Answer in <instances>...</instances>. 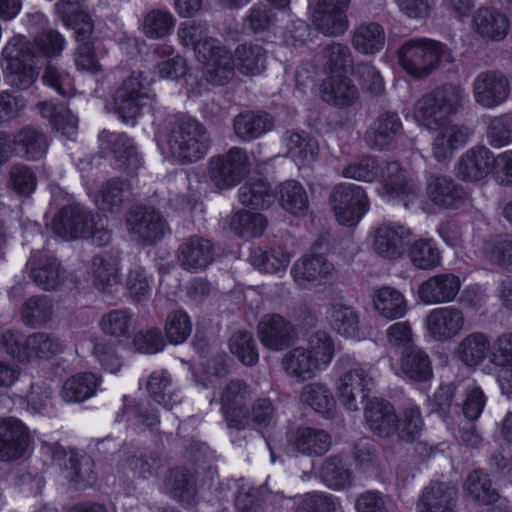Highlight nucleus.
Masks as SVG:
<instances>
[{
    "instance_id": "1",
    "label": "nucleus",
    "mask_w": 512,
    "mask_h": 512,
    "mask_svg": "<svg viewBox=\"0 0 512 512\" xmlns=\"http://www.w3.org/2000/svg\"><path fill=\"white\" fill-rule=\"evenodd\" d=\"M177 37L181 45L193 48L207 82L224 85L233 76L235 64L230 50L218 39L208 37L203 24L194 21L182 23Z\"/></svg>"
},
{
    "instance_id": "2",
    "label": "nucleus",
    "mask_w": 512,
    "mask_h": 512,
    "mask_svg": "<svg viewBox=\"0 0 512 512\" xmlns=\"http://www.w3.org/2000/svg\"><path fill=\"white\" fill-rule=\"evenodd\" d=\"M344 178L372 182L380 176V166L371 157H363L347 164L341 171ZM382 185L379 195L387 202H402L405 207L414 203L419 196V187L414 179L402 170L399 163L387 164L381 174Z\"/></svg>"
},
{
    "instance_id": "3",
    "label": "nucleus",
    "mask_w": 512,
    "mask_h": 512,
    "mask_svg": "<svg viewBox=\"0 0 512 512\" xmlns=\"http://www.w3.org/2000/svg\"><path fill=\"white\" fill-rule=\"evenodd\" d=\"M334 356V344L326 332L312 334L305 345L286 352L282 366L287 375L300 381L315 377L325 370Z\"/></svg>"
},
{
    "instance_id": "4",
    "label": "nucleus",
    "mask_w": 512,
    "mask_h": 512,
    "mask_svg": "<svg viewBox=\"0 0 512 512\" xmlns=\"http://www.w3.org/2000/svg\"><path fill=\"white\" fill-rule=\"evenodd\" d=\"M338 400L347 410L356 411L375 386L376 371L369 363L341 356L333 368Z\"/></svg>"
},
{
    "instance_id": "5",
    "label": "nucleus",
    "mask_w": 512,
    "mask_h": 512,
    "mask_svg": "<svg viewBox=\"0 0 512 512\" xmlns=\"http://www.w3.org/2000/svg\"><path fill=\"white\" fill-rule=\"evenodd\" d=\"M466 99L465 90L460 86L438 87L419 98L411 110V116L420 125L436 130L455 112Z\"/></svg>"
},
{
    "instance_id": "6",
    "label": "nucleus",
    "mask_w": 512,
    "mask_h": 512,
    "mask_svg": "<svg viewBox=\"0 0 512 512\" xmlns=\"http://www.w3.org/2000/svg\"><path fill=\"white\" fill-rule=\"evenodd\" d=\"M168 157L180 163L201 159L208 149L204 127L191 117H176L166 140Z\"/></svg>"
},
{
    "instance_id": "7",
    "label": "nucleus",
    "mask_w": 512,
    "mask_h": 512,
    "mask_svg": "<svg viewBox=\"0 0 512 512\" xmlns=\"http://www.w3.org/2000/svg\"><path fill=\"white\" fill-rule=\"evenodd\" d=\"M152 82L153 79L144 72L134 71L116 89L111 106L123 122H133L144 107L153 104L155 95L151 90Z\"/></svg>"
},
{
    "instance_id": "8",
    "label": "nucleus",
    "mask_w": 512,
    "mask_h": 512,
    "mask_svg": "<svg viewBox=\"0 0 512 512\" xmlns=\"http://www.w3.org/2000/svg\"><path fill=\"white\" fill-rule=\"evenodd\" d=\"M2 66L7 83L19 90L28 89L38 78L35 66V52L30 43L21 35L13 37L2 52Z\"/></svg>"
},
{
    "instance_id": "9",
    "label": "nucleus",
    "mask_w": 512,
    "mask_h": 512,
    "mask_svg": "<svg viewBox=\"0 0 512 512\" xmlns=\"http://www.w3.org/2000/svg\"><path fill=\"white\" fill-rule=\"evenodd\" d=\"M0 349L20 362H28L33 359L52 358L60 354L64 346L45 333H35L24 339L19 333L6 331L0 336Z\"/></svg>"
},
{
    "instance_id": "10",
    "label": "nucleus",
    "mask_w": 512,
    "mask_h": 512,
    "mask_svg": "<svg viewBox=\"0 0 512 512\" xmlns=\"http://www.w3.org/2000/svg\"><path fill=\"white\" fill-rule=\"evenodd\" d=\"M446 56L444 46L429 39H416L405 43L399 50L401 67L411 76L429 75Z\"/></svg>"
},
{
    "instance_id": "11",
    "label": "nucleus",
    "mask_w": 512,
    "mask_h": 512,
    "mask_svg": "<svg viewBox=\"0 0 512 512\" xmlns=\"http://www.w3.org/2000/svg\"><path fill=\"white\" fill-rule=\"evenodd\" d=\"M51 230L65 240L78 237H91L95 245L103 246L110 242L111 234L101 224L88 221V215L74 207L63 208L52 220Z\"/></svg>"
},
{
    "instance_id": "12",
    "label": "nucleus",
    "mask_w": 512,
    "mask_h": 512,
    "mask_svg": "<svg viewBox=\"0 0 512 512\" xmlns=\"http://www.w3.org/2000/svg\"><path fill=\"white\" fill-rule=\"evenodd\" d=\"M331 204L337 222L342 226H356L369 210V201L363 187L352 183L336 185Z\"/></svg>"
},
{
    "instance_id": "13",
    "label": "nucleus",
    "mask_w": 512,
    "mask_h": 512,
    "mask_svg": "<svg viewBox=\"0 0 512 512\" xmlns=\"http://www.w3.org/2000/svg\"><path fill=\"white\" fill-rule=\"evenodd\" d=\"M465 324L461 309L455 306L434 308L424 319L425 336L429 341L445 343L460 335Z\"/></svg>"
},
{
    "instance_id": "14",
    "label": "nucleus",
    "mask_w": 512,
    "mask_h": 512,
    "mask_svg": "<svg viewBox=\"0 0 512 512\" xmlns=\"http://www.w3.org/2000/svg\"><path fill=\"white\" fill-rule=\"evenodd\" d=\"M350 0H318L312 12V23L326 36L343 35L348 27L347 9Z\"/></svg>"
},
{
    "instance_id": "15",
    "label": "nucleus",
    "mask_w": 512,
    "mask_h": 512,
    "mask_svg": "<svg viewBox=\"0 0 512 512\" xmlns=\"http://www.w3.org/2000/svg\"><path fill=\"white\" fill-rule=\"evenodd\" d=\"M246 164L247 155L245 151L241 148H231L227 154L210 160V180L219 189L233 187L243 176Z\"/></svg>"
},
{
    "instance_id": "16",
    "label": "nucleus",
    "mask_w": 512,
    "mask_h": 512,
    "mask_svg": "<svg viewBox=\"0 0 512 512\" xmlns=\"http://www.w3.org/2000/svg\"><path fill=\"white\" fill-rule=\"evenodd\" d=\"M472 88L475 102L487 109L501 105L510 94L508 79L497 71L479 73L473 80Z\"/></svg>"
},
{
    "instance_id": "17",
    "label": "nucleus",
    "mask_w": 512,
    "mask_h": 512,
    "mask_svg": "<svg viewBox=\"0 0 512 512\" xmlns=\"http://www.w3.org/2000/svg\"><path fill=\"white\" fill-rule=\"evenodd\" d=\"M287 444L303 455L320 456L331 447V437L323 429L309 425L291 427L287 432Z\"/></svg>"
},
{
    "instance_id": "18",
    "label": "nucleus",
    "mask_w": 512,
    "mask_h": 512,
    "mask_svg": "<svg viewBox=\"0 0 512 512\" xmlns=\"http://www.w3.org/2000/svg\"><path fill=\"white\" fill-rule=\"evenodd\" d=\"M258 338L270 350L279 351L296 337L294 325L280 314L264 315L257 327Z\"/></svg>"
},
{
    "instance_id": "19",
    "label": "nucleus",
    "mask_w": 512,
    "mask_h": 512,
    "mask_svg": "<svg viewBox=\"0 0 512 512\" xmlns=\"http://www.w3.org/2000/svg\"><path fill=\"white\" fill-rule=\"evenodd\" d=\"M461 288L460 278L452 273H441L423 281L417 296L426 305L452 302Z\"/></svg>"
},
{
    "instance_id": "20",
    "label": "nucleus",
    "mask_w": 512,
    "mask_h": 512,
    "mask_svg": "<svg viewBox=\"0 0 512 512\" xmlns=\"http://www.w3.org/2000/svg\"><path fill=\"white\" fill-rule=\"evenodd\" d=\"M334 271L333 264L322 255H304L291 268L294 281L302 287L325 283Z\"/></svg>"
},
{
    "instance_id": "21",
    "label": "nucleus",
    "mask_w": 512,
    "mask_h": 512,
    "mask_svg": "<svg viewBox=\"0 0 512 512\" xmlns=\"http://www.w3.org/2000/svg\"><path fill=\"white\" fill-rule=\"evenodd\" d=\"M127 224L130 234L146 243L161 239L167 229L166 223L158 212L144 207L132 211Z\"/></svg>"
},
{
    "instance_id": "22",
    "label": "nucleus",
    "mask_w": 512,
    "mask_h": 512,
    "mask_svg": "<svg viewBox=\"0 0 512 512\" xmlns=\"http://www.w3.org/2000/svg\"><path fill=\"white\" fill-rule=\"evenodd\" d=\"M26 427L15 418L0 419V460L11 461L21 457L28 447Z\"/></svg>"
},
{
    "instance_id": "23",
    "label": "nucleus",
    "mask_w": 512,
    "mask_h": 512,
    "mask_svg": "<svg viewBox=\"0 0 512 512\" xmlns=\"http://www.w3.org/2000/svg\"><path fill=\"white\" fill-rule=\"evenodd\" d=\"M412 236V231L398 223H384L374 234V251L388 259H396L404 252V242Z\"/></svg>"
},
{
    "instance_id": "24",
    "label": "nucleus",
    "mask_w": 512,
    "mask_h": 512,
    "mask_svg": "<svg viewBox=\"0 0 512 512\" xmlns=\"http://www.w3.org/2000/svg\"><path fill=\"white\" fill-rule=\"evenodd\" d=\"M432 143V152L438 162L450 160L454 152L463 147L472 136V131L462 125L446 122L438 127Z\"/></svg>"
},
{
    "instance_id": "25",
    "label": "nucleus",
    "mask_w": 512,
    "mask_h": 512,
    "mask_svg": "<svg viewBox=\"0 0 512 512\" xmlns=\"http://www.w3.org/2000/svg\"><path fill=\"white\" fill-rule=\"evenodd\" d=\"M457 489L445 482H431L426 486L416 505L417 512H458Z\"/></svg>"
},
{
    "instance_id": "26",
    "label": "nucleus",
    "mask_w": 512,
    "mask_h": 512,
    "mask_svg": "<svg viewBox=\"0 0 512 512\" xmlns=\"http://www.w3.org/2000/svg\"><path fill=\"white\" fill-rule=\"evenodd\" d=\"M494 166V154L485 146H476L461 156L457 172L463 180L479 181L484 179Z\"/></svg>"
},
{
    "instance_id": "27",
    "label": "nucleus",
    "mask_w": 512,
    "mask_h": 512,
    "mask_svg": "<svg viewBox=\"0 0 512 512\" xmlns=\"http://www.w3.org/2000/svg\"><path fill=\"white\" fill-rule=\"evenodd\" d=\"M368 428L381 437H392L395 432L396 414L394 407L387 401L371 399L364 410Z\"/></svg>"
},
{
    "instance_id": "28",
    "label": "nucleus",
    "mask_w": 512,
    "mask_h": 512,
    "mask_svg": "<svg viewBox=\"0 0 512 512\" xmlns=\"http://www.w3.org/2000/svg\"><path fill=\"white\" fill-rule=\"evenodd\" d=\"M178 260L186 270H202L213 261L212 245L206 239L191 237L179 246Z\"/></svg>"
},
{
    "instance_id": "29",
    "label": "nucleus",
    "mask_w": 512,
    "mask_h": 512,
    "mask_svg": "<svg viewBox=\"0 0 512 512\" xmlns=\"http://www.w3.org/2000/svg\"><path fill=\"white\" fill-rule=\"evenodd\" d=\"M87 273L99 291L111 293L119 286V261L115 256H95Z\"/></svg>"
},
{
    "instance_id": "30",
    "label": "nucleus",
    "mask_w": 512,
    "mask_h": 512,
    "mask_svg": "<svg viewBox=\"0 0 512 512\" xmlns=\"http://www.w3.org/2000/svg\"><path fill=\"white\" fill-rule=\"evenodd\" d=\"M490 339L483 332H472L457 344L455 357L467 367H477L489 356Z\"/></svg>"
},
{
    "instance_id": "31",
    "label": "nucleus",
    "mask_w": 512,
    "mask_h": 512,
    "mask_svg": "<svg viewBox=\"0 0 512 512\" xmlns=\"http://www.w3.org/2000/svg\"><path fill=\"white\" fill-rule=\"evenodd\" d=\"M372 305L374 310L387 320L400 319L408 311L404 294L390 286L380 287L373 292Z\"/></svg>"
},
{
    "instance_id": "32",
    "label": "nucleus",
    "mask_w": 512,
    "mask_h": 512,
    "mask_svg": "<svg viewBox=\"0 0 512 512\" xmlns=\"http://www.w3.org/2000/svg\"><path fill=\"white\" fill-rule=\"evenodd\" d=\"M324 101L340 107H348L359 99V91L352 81L341 75L327 77L321 85Z\"/></svg>"
},
{
    "instance_id": "33",
    "label": "nucleus",
    "mask_w": 512,
    "mask_h": 512,
    "mask_svg": "<svg viewBox=\"0 0 512 512\" xmlns=\"http://www.w3.org/2000/svg\"><path fill=\"white\" fill-rule=\"evenodd\" d=\"M154 72L161 79L176 81L188 73V64L184 57L174 54V47L168 44L158 45L154 50Z\"/></svg>"
},
{
    "instance_id": "34",
    "label": "nucleus",
    "mask_w": 512,
    "mask_h": 512,
    "mask_svg": "<svg viewBox=\"0 0 512 512\" xmlns=\"http://www.w3.org/2000/svg\"><path fill=\"white\" fill-rule=\"evenodd\" d=\"M240 203L253 210H265L270 208L276 195L270 184L261 178L249 179L238 190Z\"/></svg>"
},
{
    "instance_id": "35",
    "label": "nucleus",
    "mask_w": 512,
    "mask_h": 512,
    "mask_svg": "<svg viewBox=\"0 0 512 512\" xmlns=\"http://www.w3.org/2000/svg\"><path fill=\"white\" fill-rule=\"evenodd\" d=\"M15 152L28 160L42 158L48 149L46 135L37 127L25 126L13 138Z\"/></svg>"
},
{
    "instance_id": "36",
    "label": "nucleus",
    "mask_w": 512,
    "mask_h": 512,
    "mask_svg": "<svg viewBox=\"0 0 512 512\" xmlns=\"http://www.w3.org/2000/svg\"><path fill=\"white\" fill-rule=\"evenodd\" d=\"M473 28L483 38L500 41L508 33L509 22L497 10L480 8L473 16Z\"/></svg>"
},
{
    "instance_id": "37",
    "label": "nucleus",
    "mask_w": 512,
    "mask_h": 512,
    "mask_svg": "<svg viewBox=\"0 0 512 512\" xmlns=\"http://www.w3.org/2000/svg\"><path fill=\"white\" fill-rule=\"evenodd\" d=\"M283 141L291 159L299 166L314 162L319 154L317 140L305 132L287 131Z\"/></svg>"
},
{
    "instance_id": "38",
    "label": "nucleus",
    "mask_w": 512,
    "mask_h": 512,
    "mask_svg": "<svg viewBox=\"0 0 512 512\" xmlns=\"http://www.w3.org/2000/svg\"><path fill=\"white\" fill-rule=\"evenodd\" d=\"M63 476L75 489H85L94 484V462L86 455L70 453L63 469Z\"/></svg>"
},
{
    "instance_id": "39",
    "label": "nucleus",
    "mask_w": 512,
    "mask_h": 512,
    "mask_svg": "<svg viewBox=\"0 0 512 512\" xmlns=\"http://www.w3.org/2000/svg\"><path fill=\"white\" fill-rule=\"evenodd\" d=\"M100 382L94 373H77L64 382L61 397L67 403L83 402L95 395Z\"/></svg>"
},
{
    "instance_id": "40",
    "label": "nucleus",
    "mask_w": 512,
    "mask_h": 512,
    "mask_svg": "<svg viewBox=\"0 0 512 512\" xmlns=\"http://www.w3.org/2000/svg\"><path fill=\"white\" fill-rule=\"evenodd\" d=\"M77 1L59 0L55 8L65 24L75 31L77 41L83 43L92 33L93 23L89 14L79 10Z\"/></svg>"
},
{
    "instance_id": "41",
    "label": "nucleus",
    "mask_w": 512,
    "mask_h": 512,
    "mask_svg": "<svg viewBox=\"0 0 512 512\" xmlns=\"http://www.w3.org/2000/svg\"><path fill=\"white\" fill-rule=\"evenodd\" d=\"M402 123L397 113L381 114L368 130V138L376 147L387 148L401 133Z\"/></svg>"
},
{
    "instance_id": "42",
    "label": "nucleus",
    "mask_w": 512,
    "mask_h": 512,
    "mask_svg": "<svg viewBox=\"0 0 512 512\" xmlns=\"http://www.w3.org/2000/svg\"><path fill=\"white\" fill-rule=\"evenodd\" d=\"M329 324L333 330L345 338H360V320L357 312L350 306L335 303L328 311Z\"/></svg>"
},
{
    "instance_id": "43",
    "label": "nucleus",
    "mask_w": 512,
    "mask_h": 512,
    "mask_svg": "<svg viewBox=\"0 0 512 512\" xmlns=\"http://www.w3.org/2000/svg\"><path fill=\"white\" fill-rule=\"evenodd\" d=\"M99 141L101 149L113 154L116 159L131 165L139 162L136 146L126 134L104 130L99 135Z\"/></svg>"
},
{
    "instance_id": "44",
    "label": "nucleus",
    "mask_w": 512,
    "mask_h": 512,
    "mask_svg": "<svg viewBox=\"0 0 512 512\" xmlns=\"http://www.w3.org/2000/svg\"><path fill=\"white\" fill-rule=\"evenodd\" d=\"M38 109L41 116L49 119L53 128L67 138L73 139L77 133L78 119L66 106L49 101L40 103Z\"/></svg>"
},
{
    "instance_id": "45",
    "label": "nucleus",
    "mask_w": 512,
    "mask_h": 512,
    "mask_svg": "<svg viewBox=\"0 0 512 512\" xmlns=\"http://www.w3.org/2000/svg\"><path fill=\"white\" fill-rule=\"evenodd\" d=\"M401 375L404 378L424 382L432 377V367L428 354L420 348L413 347L402 355Z\"/></svg>"
},
{
    "instance_id": "46",
    "label": "nucleus",
    "mask_w": 512,
    "mask_h": 512,
    "mask_svg": "<svg viewBox=\"0 0 512 512\" xmlns=\"http://www.w3.org/2000/svg\"><path fill=\"white\" fill-rule=\"evenodd\" d=\"M300 400L314 411L331 416L335 409V399L330 388L322 382H311L303 386Z\"/></svg>"
},
{
    "instance_id": "47",
    "label": "nucleus",
    "mask_w": 512,
    "mask_h": 512,
    "mask_svg": "<svg viewBox=\"0 0 512 512\" xmlns=\"http://www.w3.org/2000/svg\"><path fill=\"white\" fill-rule=\"evenodd\" d=\"M234 131L243 140L259 138L272 129V119L266 113L245 112L234 119Z\"/></svg>"
},
{
    "instance_id": "48",
    "label": "nucleus",
    "mask_w": 512,
    "mask_h": 512,
    "mask_svg": "<svg viewBox=\"0 0 512 512\" xmlns=\"http://www.w3.org/2000/svg\"><path fill=\"white\" fill-rule=\"evenodd\" d=\"M352 44L362 54L378 53L385 44V31L378 23H363L355 29Z\"/></svg>"
},
{
    "instance_id": "49",
    "label": "nucleus",
    "mask_w": 512,
    "mask_h": 512,
    "mask_svg": "<svg viewBox=\"0 0 512 512\" xmlns=\"http://www.w3.org/2000/svg\"><path fill=\"white\" fill-rule=\"evenodd\" d=\"M279 194V203L285 211L295 216L306 214L309 201L307 192L300 182L288 180L281 183Z\"/></svg>"
},
{
    "instance_id": "50",
    "label": "nucleus",
    "mask_w": 512,
    "mask_h": 512,
    "mask_svg": "<svg viewBox=\"0 0 512 512\" xmlns=\"http://www.w3.org/2000/svg\"><path fill=\"white\" fill-rule=\"evenodd\" d=\"M426 194L429 200L440 208H453L460 199V193L451 179L444 176H430Z\"/></svg>"
},
{
    "instance_id": "51",
    "label": "nucleus",
    "mask_w": 512,
    "mask_h": 512,
    "mask_svg": "<svg viewBox=\"0 0 512 512\" xmlns=\"http://www.w3.org/2000/svg\"><path fill=\"white\" fill-rule=\"evenodd\" d=\"M250 261L264 273L277 274L286 270L290 262V256L281 247L269 250L257 247L251 249Z\"/></svg>"
},
{
    "instance_id": "52",
    "label": "nucleus",
    "mask_w": 512,
    "mask_h": 512,
    "mask_svg": "<svg viewBox=\"0 0 512 512\" xmlns=\"http://www.w3.org/2000/svg\"><path fill=\"white\" fill-rule=\"evenodd\" d=\"M235 61L242 74L258 75L266 68L267 53L259 45L244 44L236 48Z\"/></svg>"
},
{
    "instance_id": "53",
    "label": "nucleus",
    "mask_w": 512,
    "mask_h": 512,
    "mask_svg": "<svg viewBox=\"0 0 512 512\" xmlns=\"http://www.w3.org/2000/svg\"><path fill=\"white\" fill-rule=\"evenodd\" d=\"M28 265L32 269L34 281L45 290L53 289L58 284L59 265L53 256H43L35 253L30 258Z\"/></svg>"
},
{
    "instance_id": "54",
    "label": "nucleus",
    "mask_w": 512,
    "mask_h": 512,
    "mask_svg": "<svg viewBox=\"0 0 512 512\" xmlns=\"http://www.w3.org/2000/svg\"><path fill=\"white\" fill-rule=\"evenodd\" d=\"M175 24L176 19L170 11L153 9L144 15L142 31L150 39H162L173 32Z\"/></svg>"
},
{
    "instance_id": "55",
    "label": "nucleus",
    "mask_w": 512,
    "mask_h": 512,
    "mask_svg": "<svg viewBox=\"0 0 512 512\" xmlns=\"http://www.w3.org/2000/svg\"><path fill=\"white\" fill-rule=\"evenodd\" d=\"M233 233L245 239L259 237L267 227V219L263 214H253L242 210L235 213L230 220Z\"/></svg>"
},
{
    "instance_id": "56",
    "label": "nucleus",
    "mask_w": 512,
    "mask_h": 512,
    "mask_svg": "<svg viewBox=\"0 0 512 512\" xmlns=\"http://www.w3.org/2000/svg\"><path fill=\"white\" fill-rule=\"evenodd\" d=\"M394 436L406 442H412L418 439L423 430V420L419 407L409 405L395 420Z\"/></svg>"
},
{
    "instance_id": "57",
    "label": "nucleus",
    "mask_w": 512,
    "mask_h": 512,
    "mask_svg": "<svg viewBox=\"0 0 512 512\" xmlns=\"http://www.w3.org/2000/svg\"><path fill=\"white\" fill-rule=\"evenodd\" d=\"M412 264L422 270H431L440 264V251L436 243L429 238L414 241L408 249Z\"/></svg>"
},
{
    "instance_id": "58",
    "label": "nucleus",
    "mask_w": 512,
    "mask_h": 512,
    "mask_svg": "<svg viewBox=\"0 0 512 512\" xmlns=\"http://www.w3.org/2000/svg\"><path fill=\"white\" fill-rule=\"evenodd\" d=\"M464 489L473 500L482 504H490L498 499V492L492 487L488 475L481 470L468 475Z\"/></svg>"
},
{
    "instance_id": "59",
    "label": "nucleus",
    "mask_w": 512,
    "mask_h": 512,
    "mask_svg": "<svg viewBox=\"0 0 512 512\" xmlns=\"http://www.w3.org/2000/svg\"><path fill=\"white\" fill-rule=\"evenodd\" d=\"M250 396L248 386L240 381H231L221 395V403L228 417L233 418L236 410H242Z\"/></svg>"
},
{
    "instance_id": "60",
    "label": "nucleus",
    "mask_w": 512,
    "mask_h": 512,
    "mask_svg": "<svg viewBox=\"0 0 512 512\" xmlns=\"http://www.w3.org/2000/svg\"><path fill=\"white\" fill-rule=\"evenodd\" d=\"M323 482L331 489L340 490L351 483L352 477L349 470L344 468L342 458H329L321 469Z\"/></svg>"
},
{
    "instance_id": "61",
    "label": "nucleus",
    "mask_w": 512,
    "mask_h": 512,
    "mask_svg": "<svg viewBox=\"0 0 512 512\" xmlns=\"http://www.w3.org/2000/svg\"><path fill=\"white\" fill-rule=\"evenodd\" d=\"M165 489L182 501H189L195 494L192 478L184 469H175L169 472L165 481Z\"/></svg>"
},
{
    "instance_id": "62",
    "label": "nucleus",
    "mask_w": 512,
    "mask_h": 512,
    "mask_svg": "<svg viewBox=\"0 0 512 512\" xmlns=\"http://www.w3.org/2000/svg\"><path fill=\"white\" fill-rule=\"evenodd\" d=\"M229 347L232 354L245 365L252 366L259 359L253 336L249 332L235 333L230 339Z\"/></svg>"
},
{
    "instance_id": "63",
    "label": "nucleus",
    "mask_w": 512,
    "mask_h": 512,
    "mask_svg": "<svg viewBox=\"0 0 512 512\" xmlns=\"http://www.w3.org/2000/svg\"><path fill=\"white\" fill-rule=\"evenodd\" d=\"M165 331L170 343L181 344L185 342L192 331V324L186 312L178 310L169 314Z\"/></svg>"
},
{
    "instance_id": "64",
    "label": "nucleus",
    "mask_w": 512,
    "mask_h": 512,
    "mask_svg": "<svg viewBox=\"0 0 512 512\" xmlns=\"http://www.w3.org/2000/svg\"><path fill=\"white\" fill-rule=\"evenodd\" d=\"M101 329L112 336L125 335L132 325V315L128 310H113L101 319Z\"/></svg>"
}]
</instances>
